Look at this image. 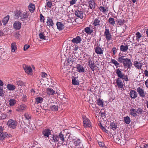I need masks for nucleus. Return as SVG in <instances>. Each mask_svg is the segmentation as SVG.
<instances>
[{"label": "nucleus", "instance_id": "nucleus-22", "mask_svg": "<svg viewBox=\"0 0 148 148\" xmlns=\"http://www.w3.org/2000/svg\"><path fill=\"white\" fill-rule=\"evenodd\" d=\"M26 106L25 105H21L19 106L16 111L19 112H22L25 110L26 109Z\"/></svg>", "mask_w": 148, "mask_h": 148}, {"label": "nucleus", "instance_id": "nucleus-2", "mask_svg": "<svg viewBox=\"0 0 148 148\" xmlns=\"http://www.w3.org/2000/svg\"><path fill=\"white\" fill-rule=\"evenodd\" d=\"M7 125L9 127L12 129H15L17 126V123L14 120L10 119L8 122Z\"/></svg>", "mask_w": 148, "mask_h": 148}, {"label": "nucleus", "instance_id": "nucleus-14", "mask_svg": "<svg viewBox=\"0 0 148 148\" xmlns=\"http://www.w3.org/2000/svg\"><path fill=\"white\" fill-rule=\"evenodd\" d=\"M75 14L76 16L81 19L83 17V12L79 10L75 11Z\"/></svg>", "mask_w": 148, "mask_h": 148}, {"label": "nucleus", "instance_id": "nucleus-4", "mask_svg": "<svg viewBox=\"0 0 148 148\" xmlns=\"http://www.w3.org/2000/svg\"><path fill=\"white\" fill-rule=\"evenodd\" d=\"M82 118L84 126L85 127H90L91 123L90 120L85 116H83Z\"/></svg>", "mask_w": 148, "mask_h": 148}, {"label": "nucleus", "instance_id": "nucleus-23", "mask_svg": "<svg viewBox=\"0 0 148 148\" xmlns=\"http://www.w3.org/2000/svg\"><path fill=\"white\" fill-rule=\"evenodd\" d=\"M126 58H125V56H121V55H119V58L117 59V60L118 62H120V63H123Z\"/></svg>", "mask_w": 148, "mask_h": 148}, {"label": "nucleus", "instance_id": "nucleus-35", "mask_svg": "<svg viewBox=\"0 0 148 148\" xmlns=\"http://www.w3.org/2000/svg\"><path fill=\"white\" fill-rule=\"evenodd\" d=\"M11 51L13 52H14L16 49V45L15 42L12 43L11 44Z\"/></svg>", "mask_w": 148, "mask_h": 148}, {"label": "nucleus", "instance_id": "nucleus-54", "mask_svg": "<svg viewBox=\"0 0 148 148\" xmlns=\"http://www.w3.org/2000/svg\"><path fill=\"white\" fill-rule=\"evenodd\" d=\"M46 5V6H47L49 8H51L52 6V2L51 1H48L47 2Z\"/></svg>", "mask_w": 148, "mask_h": 148}, {"label": "nucleus", "instance_id": "nucleus-3", "mask_svg": "<svg viewBox=\"0 0 148 148\" xmlns=\"http://www.w3.org/2000/svg\"><path fill=\"white\" fill-rule=\"evenodd\" d=\"M116 73L118 76L120 78L124 79L126 81H128V77L125 76L124 74H123L121 71L118 69L116 70Z\"/></svg>", "mask_w": 148, "mask_h": 148}, {"label": "nucleus", "instance_id": "nucleus-62", "mask_svg": "<svg viewBox=\"0 0 148 148\" xmlns=\"http://www.w3.org/2000/svg\"><path fill=\"white\" fill-rule=\"evenodd\" d=\"M47 76V74L45 72H42V77H45Z\"/></svg>", "mask_w": 148, "mask_h": 148}, {"label": "nucleus", "instance_id": "nucleus-10", "mask_svg": "<svg viewBox=\"0 0 148 148\" xmlns=\"http://www.w3.org/2000/svg\"><path fill=\"white\" fill-rule=\"evenodd\" d=\"M73 144L74 146L72 147V148H75L77 147V148H79L82 147L81 141L79 139H78L76 141H74Z\"/></svg>", "mask_w": 148, "mask_h": 148}, {"label": "nucleus", "instance_id": "nucleus-27", "mask_svg": "<svg viewBox=\"0 0 148 148\" xmlns=\"http://www.w3.org/2000/svg\"><path fill=\"white\" fill-rule=\"evenodd\" d=\"M33 130V128L32 127L31 125H29L26 127H25L24 128L25 131H26V132H29Z\"/></svg>", "mask_w": 148, "mask_h": 148}, {"label": "nucleus", "instance_id": "nucleus-59", "mask_svg": "<svg viewBox=\"0 0 148 148\" xmlns=\"http://www.w3.org/2000/svg\"><path fill=\"white\" fill-rule=\"evenodd\" d=\"M7 116L5 114H2L1 116V118L2 119H5Z\"/></svg>", "mask_w": 148, "mask_h": 148}, {"label": "nucleus", "instance_id": "nucleus-28", "mask_svg": "<svg viewBox=\"0 0 148 148\" xmlns=\"http://www.w3.org/2000/svg\"><path fill=\"white\" fill-rule=\"evenodd\" d=\"M7 88L9 90H14L16 88V86L13 85L11 84H8Z\"/></svg>", "mask_w": 148, "mask_h": 148}, {"label": "nucleus", "instance_id": "nucleus-18", "mask_svg": "<svg viewBox=\"0 0 148 148\" xmlns=\"http://www.w3.org/2000/svg\"><path fill=\"white\" fill-rule=\"evenodd\" d=\"M130 94L131 98L133 99H135L137 97V93L134 90H132L130 92Z\"/></svg>", "mask_w": 148, "mask_h": 148}, {"label": "nucleus", "instance_id": "nucleus-58", "mask_svg": "<svg viewBox=\"0 0 148 148\" xmlns=\"http://www.w3.org/2000/svg\"><path fill=\"white\" fill-rule=\"evenodd\" d=\"M76 1L77 0H72L70 2V4L71 5H73L75 3Z\"/></svg>", "mask_w": 148, "mask_h": 148}, {"label": "nucleus", "instance_id": "nucleus-16", "mask_svg": "<svg viewBox=\"0 0 148 148\" xmlns=\"http://www.w3.org/2000/svg\"><path fill=\"white\" fill-rule=\"evenodd\" d=\"M13 26L15 29L19 30L21 27V24L19 21H16L13 24Z\"/></svg>", "mask_w": 148, "mask_h": 148}, {"label": "nucleus", "instance_id": "nucleus-50", "mask_svg": "<svg viewBox=\"0 0 148 148\" xmlns=\"http://www.w3.org/2000/svg\"><path fill=\"white\" fill-rule=\"evenodd\" d=\"M136 40H138L139 39L142 37L141 34L139 32L136 33Z\"/></svg>", "mask_w": 148, "mask_h": 148}, {"label": "nucleus", "instance_id": "nucleus-20", "mask_svg": "<svg viewBox=\"0 0 148 148\" xmlns=\"http://www.w3.org/2000/svg\"><path fill=\"white\" fill-rule=\"evenodd\" d=\"M42 133L44 136L48 137L49 135L51 134V131L49 130L46 129L42 132Z\"/></svg>", "mask_w": 148, "mask_h": 148}, {"label": "nucleus", "instance_id": "nucleus-7", "mask_svg": "<svg viewBox=\"0 0 148 148\" xmlns=\"http://www.w3.org/2000/svg\"><path fill=\"white\" fill-rule=\"evenodd\" d=\"M23 67L26 73L30 75L32 74V69L30 66L24 64L23 65Z\"/></svg>", "mask_w": 148, "mask_h": 148}, {"label": "nucleus", "instance_id": "nucleus-1", "mask_svg": "<svg viewBox=\"0 0 148 148\" xmlns=\"http://www.w3.org/2000/svg\"><path fill=\"white\" fill-rule=\"evenodd\" d=\"M70 134L69 133L66 134L65 135H64L60 132L59 135H58V144H62V145H65L66 143V141L69 138Z\"/></svg>", "mask_w": 148, "mask_h": 148}, {"label": "nucleus", "instance_id": "nucleus-25", "mask_svg": "<svg viewBox=\"0 0 148 148\" xmlns=\"http://www.w3.org/2000/svg\"><path fill=\"white\" fill-rule=\"evenodd\" d=\"M47 18H48L47 22V25L48 26H53L54 24L52 19L48 17Z\"/></svg>", "mask_w": 148, "mask_h": 148}, {"label": "nucleus", "instance_id": "nucleus-30", "mask_svg": "<svg viewBox=\"0 0 148 148\" xmlns=\"http://www.w3.org/2000/svg\"><path fill=\"white\" fill-rule=\"evenodd\" d=\"M47 93L50 95H53L55 93L54 91L51 88H48L47 89Z\"/></svg>", "mask_w": 148, "mask_h": 148}, {"label": "nucleus", "instance_id": "nucleus-31", "mask_svg": "<svg viewBox=\"0 0 148 148\" xmlns=\"http://www.w3.org/2000/svg\"><path fill=\"white\" fill-rule=\"evenodd\" d=\"M8 134L6 132L3 133V132H0V139L1 140L3 139L4 138H6L7 137Z\"/></svg>", "mask_w": 148, "mask_h": 148}, {"label": "nucleus", "instance_id": "nucleus-12", "mask_svg": "<svg viewBox=\"0 0 148 148\" xmlns=\"http://www.w3.org/2000/svg\"><path fill=\"white\" fill-rule=\"evenodd\" d=\"M76 69L77 71L80 73H83L85 71V69L83 66L80 64H77L76 65Z\"/></svg>", "mask_w": 148, "mask_h": 148}, {"label": "nucleus", "instance_id": "nucleus-53", "mask_svg": "<svg viewBox=\"0 0 148 148\" xmlns=\"http://www.w3.org/2000/svg\"><path fill=\"white\" fill-rule=\"evenodd\" d=\"M43 33H40L39 34V37L40 39H45V37Z\"/></svg>", "mask_w": 148, "mask_h": 148}, {"label": "nucleus", "instance_id": "nucleus-51", "mask_svg": "<svg viewBox=\"0 0 148 148\" xmlns=\"http://www.w3.org/2000/svg\"><path fill=\"white\" fill-rule=\"evenodd\" d=\"M15 103V100L13 99H11L10 100V105L11 106H13Z\"/></svg>", "mask_w": 148, "mask_h": 148}, {"label": "nucleus", "instance_id": "nucleus-32", "mask_svg": "<svg viewBox=\"0 0 148 148\" xmlns=\"http://www.w3.org/2000/svg\"><path fill=\"white\" fill-rule=\"evenodd\" d=\"M100 21L99 18H95L93 22V25L94 26H97L100 24Z\"/></svg>", "mask_w": 148, "mask_h": 148}, {"label": "nucleus", "instance_id": "nucleus-34", "mask_svg": "<svg viewBox=\"0 0 148 148\" xmlns=\"http://www.w3.org/2000/svg\"><path fill=\"white\" fill-rule=\"evenodd\" d=\"M34 5L33 3H31L29 5V9L31 12H33L35 10Z\"/></svg>", "mask_w": 148, "mask_h": 148}, {"label": "nucleus", "instance_id": "nucleus-8", "mask_svg": "<svg viewBox=\"0 0 148 148\" xmlns=\"http://www.w3.org/2000/svg\"><path fill=\"white\" fill-rule=\"evenodd\" d=\"M58 135H53L50 138L49 141L51 144H53L56 142H58Z\"/></svg>", "mask_w": 148, "mask_h": 148}, {"label": "nucleus", "instance_id": "nucleus-45", "mask_svg": "<svg viewBox=\"0 0 148 148\" xmlns=\"http://www.w3.org/2000/svg\"><path fill=\"white\" fill-rule=\"evenodd\" d=\"M110 127L111 128L114 130H116V125L115 123L113 122L110 123Z\"/></svg>", "mask_w": 148, "mask_h": 148}, {"label": "nucleus", "instance_id": "nucleus-55", "mask_svg": "<svg viewBox=\"0 0 148 148\" xmlns=\"http://www.w3.org/2000/svg\"><path fill=\"white\" fill-rule=\"evenodd\" d=\"M143 110L141 108H138L136 110L137 113L138 114H141L143 112Z\"/></svg>", "mask_w": 148, "mask_h": 148}, {"label": "nucleus", "instance_id": "nucleus-24", "mask_svg": "<svg viewBox=\"0 0 148 148\" xmlns=\"http://www.w3.org/2000/svg\"><path fill=\"white\" fill-rule=\"evenodd\" d=\"M128 49V46L127 45H122L120 46V50L121 51L125 52L127 51Z\"/></svg>", "mask_w": 148, "mask_h": 148}, {"label": "nucleus", "instance_id": "nucleus-39", "mask_svg": "<svg viewBox=\"0 0 148 148\" xmlns=\"http://www.w3.org/2000/svg\"><path fill=\"white\" fill-rule=\"evenodd\" d=\"M125 122L127 124H129L130 122V119L129 116H127L124 118V120Z\"/></svg>", "mask_w": 148, "mask_h": 148}, {"label": "nucleus", "instance_id": "nucleus-5", "mask_svg": "<svg viewBox=\"0 0 148 148\" xmlns=\"http://www.w3.org/2000/svg\"><path fill=\"white\" fill-rule=\"evenodd\" d=\"M104 36L107 40H109L111 39L112 36L110 32V31L108 29H105Z\"/></svg>", "mask_w": 148, "mask_h": 148}, {"label": "nucleus", "instance_id": "nucleus-64", "mask_svg": "<svg viewBox=\"0 0 148 148\" xmlns=\"http://www.w3.org/2000/svg\"><path fill=\"white\" fill-rule=\"evenodd\" d=\"M145 83L146 86L148 88V79H147L145 81Z\"/></svg>", "mask_w": 148, "mask_h": 148}, {"label": "nucleus", "instance_id": "nucleus-33", "mask_svg": "<svg viewBox=\"0 0 148 148\" xmlns=\"http://www.w3.org/2000/svg\"><path fill=\"white\" fill-rule=\"evenodd\" d=\"M90 8L91 9H94L95 8V3L94 1H90L89 2Z\"/></svg>", "mask_w": 148, "mask_h": 148}, {"label": "nucleus", "instance_id": "nucleus-41", "mask_svg": "<svg viewBox=\"0 0 148 148\" xmlns=\"http://www.w3.org/2000/svg\"><path fill=\"white\" fill-rule=\"evenodd\" d=\"M72 84L74 85H78L79 84V81L76 80L75 77H73L72 79Z\"/></svg>", "mask_w": 148, "mask_h": 148}, {"label": "nucleus", "instance_id": "nucleus-52", "mask_svg": "<svg viewBox=\"0 0 148 148\" xmlns=\"http://www.w3.org/2000/svg\"><path fill=\"white\" fill-rule=\"evenodd\" d=\"M124 20L121 19H119L118 21V23L120 25H123L124 23Z\"/></svg>", "mask_w": 148, "mask_h": 148}, {"label": "nucleus", "instance_id": "nucleus-37", "mask_svg": "<svg viewBox=\"0 0 148 148\" xmlns=\"http://www.w3.org/2000/svg\"><path fill=\"white\" fill-rule=\"evenodd\" d=\"M16 84L18 86H20L22 87V86H25V83L21 80L17 81L16 82Z\"/></svg>", "mask_w": 148, "mask_h": 148}, {"label": "nucleus", "instance_id": "nucleus-6", "mask_svg": "<svg viewBox=\"0 0 148 148\" xmlns=\"http://www.w3.org/2000/svg\"><path fill=\"white\" fill-rule=\"evenodd\" d=\"M123 64L124 66L128 68H130L132 64L130 59L127 58H126Z\"/></svg>", "mask_w": 148, "mask_h": 148}, {"label": "nucleus", "instance_id": "nucleus-15", "mask_svg": "<svg viewBox=\"0 0 148 148\" xmlns=\"http://www.w3.org/2000/svg\"><path fill=\"white\" fill-rule=\"evenodd\" d=\"M56 25L57 26V29L59 30L63 29L64 27L63 24L61 22H58L56 23Z\"/></svg>", "mask_w": 148, "mask_h": 148}, {"label": "nucleus", "instance_id": "nucleus-11", "mask_svg": "<svg viewBox=\"0 0 148 148\" xmlns=\"http://www.w3.org/2000/svg\"><path fill=\"white\" fill-rule=\"evenodd\" d=\"M142 63L141 61H135L134 63V65L136 69H141L142 67Z\"/></svg>", "mask_w": 148, "mask_h": 148}, {"label": "nucleus", "instance_id": "nucleus-13", "mask_svg": "<svg viewBox=\"0 0 148 148\" xmlns=\"http://www.w3.org/2000/svg\"><path fill=\"white\" fill-rule=\"evenodd\" d=\"M82 41V39L79 36H77L71 40V42L75 44H78Z\"/></svg>", "mask_w": 148, "mask_h": 148}, {"label": "nucleus", "instance_id": "nucleus-40", "mask_svg": "<svg viewBox=\"0 0 148 148\" xmlns=\"http://www.w3.org/2000/svg\"><path fill=\"white\" fill-rule=\"evenodd\" d=\"M50 109L52 111H56L58 110V107L57 106L53 105L50 107Z\"/></svg>", "mask_w": 148, "mask_h": 148}, {"label": "nucleus", "instance_id": "nucleus-63", "mask_svg": "<svg viewBox=\"0 0 148 148\" xmlns=\"http://www.w3.org/2000/svg\"><path fill=\"white\" fill-rule=\"evenodd\" d=\"M144 74L145 76L148 77V71L147 70H145Z\"/></svg>", "mask_w": 148, "mask_h": 148}, {"label": "nucleus", "instance_id": "nucleus-21", "mask_svg": "<svg viewBox=\"0 0 148 148\" xmlns=\"http://www.w3.org/2000/svg\"><path fill=\"white\" fill-rule=\"evenodd\" d=\"M88 64V65L89 66V67L91 69L92 71H94L95 69V65L94 64V62H93L92 61L90 60L89 61Z\"/></svg>", "mask_w": 148, "mask_h": 148}, {"label": "nucleus", "instance_id": "nucleus-46", "mask_svg": "<svg viewBox=\"0 0 148 148\" xmlns=\"http://www.w3.org/2000/svg\"><path fill=\"white\" fill-rule=\"evenodd\" d=\"M99 9L100 11L103 12H107L108 11V10H107V8H105V7L102 6H101L99 7Z\"/></svg>", "mask_w": 148, "mask_h": 148}, {"label": "nucleus", "instance_id": "nucleus-9", "mask_svg": "<svg viewBox=\"0 0 148 148\" xmlns=\"http://www.w3.org/2000/svg\"><path fill=\"white\" fill-rule=\"evenodd\" d=\"M137 90L140 97H143L145 96L146 93L141 88L138 87L137 88Z\"/></svg>", "mask_w": 148, "mask_h": 148}, {"label": "nucleus", "instance_id": "nucleus-60", "mask_svg": "<svg viewBox=\"0 0 148 148\" xmlns=\"http://www.w3.org/2000/svg\"><path fill=\"white\" fill-rule=\"evenodd\" d=\"M121 138L120 137H119L117 138H115V141L118 143H119L120 142V139Z\"/></svg>", "mask_w": 148, "mask_h": 148}, {"label": "nucleus", "instance_id": "nucleus-38", "mask_svg": "<svg viewBox=\"0 0 148 148\" xmlns=\"http://www.w3.org/2000/svg\"><path fill=\"white\" fill-rule=\"evenodd\" d=\"M35 99L36 103L37 104L41 103L43 101L42 98L40 97H38L35 98Z\"/></svg>", "mask_w": 148, "mask_h": 148}, {"label": "nucleus", "instance_id": "nucleus-29", "mask_svg": "<svg viewBox=\"0 0 148 148\" xmlns=\"http://www.w3.org/2000/svg\"><path fill=\"white\" fill-rule=\"evenodd\" d=\"M130 114L133 116H136L137 115L136 110L134 109L133 108L130 110Z\"/></svg>", "mask_w": 148, "mask_h": 148}, {"label": "nucleus", "instance_id": "nucleus-56", "mask_svg": "<svg viewBox=\"0 0 148 148\" xmlns=\"http://www.w3.org/2000/svg\"><path fill=\"white\" fill-rule=\"evenodd\" d=\"M40 21L43 23L44 22V18L42 14H40Z\"/></svg>", "mask_w": 148, "mask_h": 148}, {"label": "nucleus", "instance_id": "nucleus-36", "mask_svg": "<svg viewBox=\"0 0 148 148\" xmlns=\"http://www.w3.org/2000/svg\"><path fill=\"white\" fill-rule=\"evenodd\" d=\"M9 18V16L7 15L6 17H5L2 20V22L3 25H5L8 22Z\"/></svg>", "mask_w": 148, "mask_h": 148}, {"label": "nucleus", "instance_id": "nucleus-43", "mask_svg": "<svg viewBox=\"0 0 148 148\" xmlns=\"http://www.w3.org/2000/svg\"><path fill=\"white\" fill-rule=\"evenodd\" d=\"M85 32L87 34H91L93 32L92 29H90L88 27H86L85 29Z\"/></svg>", "mask_w": 148, "mask_h": 148}, {"label": "nucleus", "instance_id": "nucleus-17", "mask_svg": "<svg viewBox=\"0 0 148 148\" xmlns=\"http://www.w3.org/2000/svg\"><path fill=\"white\" fill-rule=\"evenodd\" d=\"M95 51L97 54L101 55L103 53V50L99 47H96L95 49Z\"/></svg>", "mask_w": 148, "mask_h": 148}, {"label": "nucleus", "instance_id": "nucleus-47", "mask_svg": "<svg viewBox=\"0 0 148 148\" xmlns=\"http://www.w3.org/2000/svg\"><path fill=\"white\" fill-rule=\"evenodd\" d=\"M24 116L26 119L29 121L31 119V115L28 113H26L24 114Z\"/></svg>", "mask_w": 148, "mask_h": 148}, {"label": "nucleus", "instance_id": "nucleus-48", "mask_svg": "<svg viewBox=\"0 0 148 148\" xmlns=\"http://www.w3.org/2000/svg\"><path fill=\"white\" fill-rule=\"evenodd\" d=\"M21 12L20 11H16L15 13V16L17 18H18L19 16L21 17Z\"/></svg>", "mask_w": 148, "mask_h": 148}, {"label": "nucleus", "instance_id": "nucleus-44", "mask_svg": "<svg viewBox=\"0 0 148 148\" xmlns=\"http://www.w3.org/2000/svg\"><path fill=\"white\" fill-rule=\"evenodd\" d=\"M111 61L112 63H113L115 65V66H116V67L119 66L120 65L119 63L116 61L114 59H111Z\"/></svg>", "mask_w": 148, "mask_h": 148}, {"label": "nucleus", "instance_id": "nucleus-26", "mask_svg": "<svg viewBox=\"0 0 148 148\" xmlns=\"http://www.w3.org/2000/svg\"><path fill=\"white\" fill-rule=\"evenodd\" d=\"M116 83L118 86L120 88H122L123 87V84L122 81L119 78L116 80Z\"/></svg>", "mask_w": 148, "mask_h": 148}, {"label": "nucleus", "instance_id": "nucleus-19", "mask_svg": "<svg viewBox=\"0 0 148 148\" xmlns=\"http://www.w3.org/2000/svg\"><path fill=\"white\" fill-rule=\"evenodd\" d=\"M21 19H25L28 18L29 14L27 12H21Z\"/></svg>", "mask_w": 148, "mask_h": 148}, {"label": "nucleus", "instance_id": "nucleus-49", "mask_svg": "<svg viewBox=\"0 0 148 148\" xmlns=\"http://www.w3.org/2000/svg\"><path fill=\"white\" fill-rule=\"evenodd\" d=\"M97 103L99 106H102L103 102L100 99H99L97 101Z\"/></svg>", "mask_w": 148, "mask_h": 148}, {"label": "nucleus", "instance_id": "nucleus-61", "mask_svg": "<svg viewBox=\"0 0 148 148\" xmlns=\"http://www.w3.org/2000/svg\"><path fill=\"white\" fill-rule=\"evenodd\" d=\"M3 88H1L0 87V96L1 97H3V96L4 94L3 92Z\"/></svg>", "mask_w": 148, "mask_h": 148}, {"label": "nucleus", "instance_id": "nucleus-57", "mask_svg": "<svg viewBox=\"0 0 148 148\" xmlns=\"http://www.w3.org/2000/svg\"><path fill=\"white\" fill-rule=\"evenodd\" d=\"M30 47V45H24L23 49L24 51H25L27 49Z\"/></svg>", "mask_w": 148, "mask_h": 148}, {"label": "nucleus", "instance_id": "nucleus-42", "mask_svg": "<svg viewBox=\"0 0 148 148\" xmlns=\"http://www.w3.org/2000/svg\"><path fill=\"white\" fill-rule=\"evenodd\" d=\"M108 22L112 25L114 26L115 24V21L114 18L110 17L108 19Z\"/></svg>", "mask_w": 148, "mask_h": 148}]
</instances>
